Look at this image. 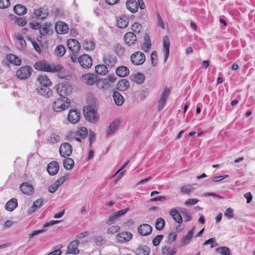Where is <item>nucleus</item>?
I'll return each instance as SVG.
<instances>
[{
	"mask_svg": "<svg viewBox=\"0 0 255 255\" xmlns=\"http://www.w3.org/2000/svg\"><path fill=\"white\" fill-rule=\"evenodd\" d=\"M119 126V121L115 120L113 121L109 126L107 129L106 133L107 135H110L114 133L118 128Z\"/></svg>",
	"mask_w": 255,
	"mask_h": 255,
	"instance_id": "c9c22d12",
	"label": "nucleus"
},
{
	"mask_svg": "<svg viewBox=\"0 0 255 255\" xmlns=\"http://www.w3.org/2000/svg\"><path fill=\"white\" fill-rule=\"evenodd\" d=\"M104 63L109 67H114L117 62V58L113 55L107 53L104 54L102 57Z\"/></svg>",
	"mask_w": 255,
	"mask_h": 255,
	"instance_id": "6e6552de",
	"label": "nucleus"
},
{
	"mask_svg": "<svg viewBox=\"0 0 255 255\" xmlns=\"http://www.w3.org/2000/svg\"><path fill=\"white\" fill-rule=\"evenodd\" d=\"M129 211H130V208H127L115 212L118 216V217L120 218L121 217L125 216L126 214Z\"/></svg>",
	"mask_w": 255,
	"mask_h": 255,
	"instance_id": "338daca9",
	"label": "nucleus"
},
{
	"mask_svg": "<svg viewBox=\"0 0 255 255\" xmlns=\"http://www.w3.org/2000/svg\"><path fill=\"white\" fill-rule=\"evenodd\" d=\"M194 188L190 185L182 186L181 188V192L185 194H189L193 191Z\"/></svg>",
	"mask_w": 255,
	"mask_h": 255,
	"instance_id": "6e6d98bb",
	"label": "nucleus"
},
{
	"mask_svg": "<svg viewBox=\"0 0 255 255\" xmlns=\"http://www.w3.org/2000/svg\"><path fill=\"white\" fill-rule=\"evenodd\" d=\"M9 0H0V8L4 9L10 5Z\"/></svg>",
	"mask_w": 255,
	"mask_h": 255,
	"instance_id": "774afa93",
	"label": "nucleus"
},
{
	"mask_svg": "<svg viewBox=\"0 0 255 255\" xmlns=\"http://www.w3.org/2000/svg\"><path fill=\"white\" fill-rule=\"evenodd\" d=\"M88 134L87 129L85 127H82L79 128L76 132V135L79 136L82 139L85 138Z\"/></svg>",
	"mask_w": 255,
	"mask_h": 255,
	"instance_id": "79ce46f5",
	"label": "nucleus"
},
{
	"mask_svg": "<svg viewBox=\"0 0 255 255\" xmlns=\"http://www.w3.org/2000/svg\"><path fill=\"white\" fill-rule=\"evenodd\" d=\"M93 240L94 242L97 246L103 245L106 242V240L102 236H98L95 237Z\"/></svg>",
	"mask_w": 255,
	"mask_h": 255,
	"instance_id": "5fc2aeb1",
	"label": "nucleus"
},
{
	"mask_svg": "<svg viewBox=\"0 0 255 255\" xmlns=\"http://www.w3.org/2000/svg\"><path fill=\"white\" fill-rule=\"evenodd\" d=\"M152 231V227L147 224L140 225L137 229L138 233L142 236H148L151 233Z\"/></svg>",
	"mask_w": 255,
	"mask_h": 255,
	"instance_id": "f8f14e48",
	"label": "nucleus"
},
{
	"mask_svg": "<svg viewBox=\"0 0 255 255\" xmlns=\"http://www.w3.org/2000/svg\"><path fill=\"white\" fill-rule=\"evenodd\" d=\"M59 169V166L57 162L53 161L50 162L47 166V170L50 175L56 174Z\"/></svg>",
	"mask_w": 255,
	"mask_h": 255,
	"instance_id": "f3484780",
	"label": "nucleus"
},
{
	"mask_svg": "<svg viewBox=\"0 0 255 255\" xmlns=\"http://www.w3.org/2000/svg\"><path fill=\"white\" fill-rule=\"evenodd\" d=\"M80 65L84 69L90 68L93 64V60L91 56L87 54L80 56L78 59Z\"/></svg>",
	"mask_w": 255,
	"mask_h": 255,
	"instance_id": "39448f33",
	"label": "nucleus"
},
{
	"mask_svg": "<svg viewBox=\"0 0 255 255\" xmlns=\"http://www.w3.org/2000/svg\"><path fill=\"white\" fill-rule=\"evenodd\" d=\"M130 60L133 64L140 65L144 62L145 56L141 52L137 51L131 55Z\"/></svg>",
	"mask_w": 255,
	"mask_h": 255,
	"instance_id": "423d86ee",
	"label": "nucleus"
},
{
	"mask_svg": "<svg viewBox=\"0 0 255 255\" xmlns=\"http://www.w3.org/2000/svg\"><path fill=\"white\" fill-rule=\"evenodd\" d=\"M57 92L61 97H66L72 92V87L68 83H60L57 86Z\"/></svg>",
	"mask_w": 255,
	"mask_h": 255,
	"instance_id": "20e7f679",
	"label": "nucleus"
},
{
	"mask_svg": "<svg viewBox=\"0 0 255 255\" xmlns=\"http://www.w3.org/2000/svg\"><path fill=\"white\" fill-rule=\"evenodd\" d=\"M150 252V248L145 245L138 247L135 251L136 255H149Z\"/></svg>",
	"mask_w": 255,
	"mask_h": 255,
	"instance_id": "7c9ffc66",
	"label": "nucleus"
},
{
	"mask_svg": "<svg viewBox=\"0 0 255 255\" xmlns=\"http://www.w3.org/2000/svg\"><path fill=\"white\" fill-rule=\"evenodd\" d=\"M18 206L17 199L12 198L6 202L5 205V209L8 211H13Z\"/></svg>",
	"mask_w": 255,
	"mask_h": 255,
	"instance_id": "bb28decb",
	"label": "nucleus"
},
{
	"mask_svg": "<svg viewBox=\"0 0 255 255\" xmlns=\"http://www.w3.org/2000/svg\"><path fill=\"white\" fill-rule=\"evenodd\" d=\"M37 81L39 83L40 86H49L51 82L48 77L45 75H41L37 78Z\"/></svg>",
	"mask_w": 255,
	"mask_h": 255,
	"instance_id": "cd10ccee",
	"label": "nucleus"
},
{
	"mask_svg": "<svg viewBox=\"0 0 255 255\" xmlns=\"http://www.w3.org/2000/svg\"><path fill=\"white\" fill-rule=\"evenodd\" d=\"M43 203V200L42 199H38L35 201L32 205V206L27 210V213L28 215L31 214L36 211V210L40 208Z\"/></svg>",
	"mask_w": 255,
	"mask_h": 255,
	"instance_id": "393cba45",
	"label": "nucleus"
},
{
	"mask_svg": "<svg viewBox=\"0 0 255 255\" xmlns=\"http://www.w3.org/2000/svg\"><path fill=\"white\" fill-rule=\"evenodd\" d=\"M95 72L100 75H105L108 73L107 66L104 64H99L95 67Z\"/></svg>",
	"mask_w": 255,
	"mask_h": 255,
	"instance_id": "72a5a7b5",
	"label": "nucleus"
},
{
	"mask_svg": "<svg viewBox=\"0 0 255 255\" xmlns=\"http://www.w3.org/2000/svg\"><path fill=\"white\" fill-rule=\"evenodd\" d=\"M113 98L115 103L118 106H121L124 102V99L122 95L118 92H115L113 93Z\"/></svg>",
	"mask_w": 255,
	"mask_h": 255,
	"instance_id": "58836bf2",
	"label": "nucleus"
},
{
	"mask_svg": "<svg viewBox=\"0 0 255 255\" xmlns=\"http://www.w3.org/2000/svg\"><path fill=\"white\" fill-rule=\"evenodd\" d=\"M129 19L125 15H122L117 19V24L118 27L120 28H125L128 24Z\"/></svg>",
	"mask_w": 255,
	"mask_h": 255,
	"instance_id": "4be33fe9",
	"label": "nucleus"
},
{
	"mask_svg": "<svg viewBox=\"0 0 255 255\" xmlns=\"http://www.w3.org/2000/svg\"><path fill=\"white\" fill-rule=\"evenodd\" d=\"M33 69L29 66L20 67L16 71V76L20 80L28 79L31 75Z\"/></svg>",
	"mask_w": 255,
	"mask_h": 255,
	"instance_id": "7ed1b4c3",
	"label": "nucleus"
},
{
	"mask_svg": "<svg viewBox=\"0 0 255 255\" xmlns=\"http://www.w3.org/2000/svg\"><path fill=\"white\" fill-rule=\"evenodd\" d=\"M13 10L14 12L19 15H22L26 13L27 11L26 7L21 4L16 5L14 7Z\"/></svg>",
	"mask_w": 255,
	"mask_h": 255,
	"instance_id": "ea45409f",
	"label": "nucleus"
},
{
	"mask_svg": "<svg viewBox=\"0 0 255 255\" xmlns=\"http://www.w3.org/2000/svg\"><path fill=\"white\" fill-rule=\"evenodd\" d=\"M82 47L85 50L90 51L95 49V44L92 40L85 39L82 43Z\"/></svg>",
	"mask_w": 255,
	"mask_h": 255,
	"instance_id": "2f4dec72",
	"label": "nucleus"
},
{
	"mask_svg": "<svg viewBox=\"0 0 255 255\" xmlns=\"http://www.w3.org/2000/svg\"><path fill=\"white\" fill-rule=\"evenodd\" d=\"M72 152V147L69 143H62L59 148V153L61 156L67 157L69 156Z\"/></svg>",
	"mask_w": 255,
	"mask_h": 255,
	"instance_id": "9d476101",
	"label": "nucleus"
},
{
	"mask_svg": "<svg viewBox=\"0 0 255 255\" xmlns=\"http://www.w3.org/2000/svg\"><path fill=\"white\" fill-rule=\"evenodd\" d=\"M126 43L128 46L134 45L137 41L136 35L131 32H127L124 36Z\"/></svg>",
	"mask_w": 255,
	"mask_h": 255,
	"instance_id": "a211bd4d",
	"label": "nucleus"
},
{
	"mask_svg": "<svg viewBox=\"0 0 255 255\" xmlns=\"http://www.w3.org/2000/svg\"><path fill=\"white\" fill-rule=\"evenodd\" d=\"M224 215L229 219H232L234 217V210L231 208H227L225 213Z\"/></svg>",
	"mask_w": 255,
	"mask_h": 255,
	"instance_id": "0e129e2a",
	"label": "nucleus"
},
{
	"mask_svg": "<svg viewBox=\"0 0 255 255\" xmlns=\"http://www.w3.org/2000/svg\"><path fill=\"white\" fill-rule=\"evenodd\" d=\"M116 74L121 77L127 76L129 73V69L126 66H120L116 70Z\"/></svg>",
	"mask_w": 255,
	"mask_h": 255,
	"instance_id": "f704fd0d",
	"label": "nucleus"
},
{
	"mask_svg": "<svg viewBox=\"0 0 255 255\" xmlns=\"http://www.w3.org/2000/svg\"><path fill=\"white\" fill-rule=\"evenodd\" d=\"M126 4L127 9L132 13H135L138 9V5L135 0H127Z\"/></svg>",
	"mask_w": 255,
	"mask_h": 255,
	"instance_id": "5701e85b",
	"label": "nucleus"
},
{
	"mask_svg": "<svg viewBox=\"0 0 255 255\" xmlns=\"http://www.w3.org/2000/svg\"><path fill=\"white\" fill-rule=\"evenodd\" d=\"M68 26L64 22L58 21L55 26V30L58 34H65L68 32Z\"/></svg>",
	"mask_w": 255,
	"mask_h": 255,
	"instance_id": "aec40b11",
	"label": "nucleus"
},
{
	"mask_svg": "<svg viewBox=\"0 0 255 255\" xmlns=\"http://www.w3.org/2000/svg\"><path fill=\"white\" fill-rule=\"evenodd\" d=\"M181 214H182L185 222H189L192 220V216L190 211L186 208L182 209L180 211Z\"/></svg>",
	"mask_w": 255,
	"mask_h": 255,
	"instance_id": "09e8293b",
	"label": "nucleus"
},
{
	"mask_svg": "<svg viewBox=\"0 0 255 255\" xmlns=\"http://www.w3.org/2000/svg\"><path fill=\"white\" fill-rule=\"evenodd\" d=\"M211 244V247L214 248L217 246V243H216V240L214 238H211L209 240H206L204 243V245Z\"/></svg>",
	"mask_w": 255,
	"mask_h": 255,
	"instance_id": "69168bd1",
	"label": "nucleus"
},
{
	"mask_svg": "<svg viewBox=\"0 0 255 255\" xmlns=\"http://www.w3.org/2000/svg\"><path fill=\"white\" fill-rule=\"evenodd\" d=\"M169 248L167 246H165L162 249V253L164 255L166 254V255H175L177 250L176 248H173L172 250H170Z\"/></svg>",
	"mask_w": 255,
	"mask_h": 255,
	"instance_id": "3c124183",
	"label": "nucleus"
},
{
	"mask_svg": "<svg viewBox=\"0 0 255 255\" xmlns=\"http://www.w3.org/2000/svg\"><path fill=\"white\" fill-rule=\"evenodd\" d=\"M60 140V137L58 135L55 134V133H52L50 134L49 137L48 139V141L50 142L51 143H55L58 141H59Z\"/></svg>",
	"mask_w": 255,
	"mask_h": 255,
	"instance_id": "4d7b16f0",
	"label": "nucleus"
},
{
	"mask_svg": "<svg viewBox=\"0 0 255 255\" xmlns=\"http://www.w3.org/2000/svg\"><path fill=\"white\" fill-rule=\"evenodd\" d=\"M120 230V227L119 226L117 225H114L110 227L107 231V233L108 234H114L115 233H116L119 232Z\"/></svg>",
	"mask_w": 255,
	"mask_h": 255,
	"instance_id": "13d9d810",
	"label": "nucleus"
},
{
	"mask_svg": "<svg viewBox=\"0 0 255 255\" xmlns=\"http://www.w3.org/2000/svg\"><path fill=\"white\" fill-rule=\"evenodd\" d=\"M195 229V227H193L187 234V235L182 239L181 242V246H185L187 245L190 242Z\"/></svg>",
	"mask_w": 255,
	"mask_h": 255,
	"instance_id": "b1692460",
	"label": "nucleus"
},
{
	"mask_svg": "<svg viewBox=\"0 0 255 255\" xmlns=\"http://www.w3.org/2000/svg\"><path fill=\"white\" fill-rule=\"evenodd\" d=\"M67 46L69 49L74 53H77L80 49V44L75 39H69L67 41Z\"/></svg>",
	"mask_w": 255,
	"mask_h": 255,
	"instance_id": "dca6fc26",
	"label": "nucleus"
},
{
	"mask_svg": "<svg viewBox=\"0 0 255 255\" xmlns=\"http://www.w3.org/2000/svg\"><path fill=\"white\" fill-rule=\"evenodd\" d=\"M34 68L40 71H50L51 68L49 66L46 65L44 63L42 62H36L34 65Z\"/></svg>",
	"mask_w": 255,
	"mask_h": 255,
	"instance_id": "4c0bfd02",
	"label": "nucleus"
},
{
	"mask_svg": "<svg viewBox=\"0 0 255 255\" xmlns=\"http://www.w3.org/2000/svg\"><path fill=\"white\" fill-rule=\"evenodd\" d=\"M129 87V82L126 79H123L117 84V89L121 91H125Z\"/></svg>",
	"mask_w": 255,
	"mask_h": 255,
	"instance_id": "c756f323",
	"label": "nucleus"
},
{
	"mask_svg": "<svg viewBox=\"0 0 255 255\" xmlns=\"http://www.w3.org/2000/svg\"><path fill=\"white\" fill-rule=\"evenodd\" d=\"M216 252L220 254V255H231V251L227 247H221L216 249Z\"/></svg>",
	"mask_w": 255,
	"mask_h": 255,
	"instance_id": "c03bdc74",
	"label": "nucleus"
},
{
	"mask_svg": "<svg viewBox=\"0 0 255 255\" xmlns=\"http://www.w3.org/2000/svg\"><path fill=\"white\" fill-rule=\"evenodd\" d=\"M83 114L86 120L91 123H96L99 120L97 111L93 107H84Z\"/></svg>",
	"mask_w": 255,
	"mask_h": 255,
	"instance_id": "f03ea898",
	"label": "nucleus"
},
{
	"mask_svg": "<svg viewBox=\"0 0 255 255\" xmlns=\"http://www.w3.org/2000/svg\"><path fill=\"white\" fill-rule=\"evenodd\" d=\"M70 104V100L66 97H61L56 99L52 104V108L56 112H60L67 109Z\"/></svg>",
	"mask_w": 255,
	"mask_h": 255,
	"instance_id": "f257e3e1",
	"label": "nucleus"
},
{
	"mask_svg": "<svg viewBox=\"0 0 255 255\" xmlns=\"http://www.w3.org/2000/svg\"><path fill=\"white\" fill-rule=\"evenodd\" d=\"M113 50L119 56H123L125 52V48L120 44L115 45L113 47Z\"/></svg>",
	"mask_w": 255,
	"mask_h": 255,
	"instance_id": "a18cd8bd",
	"label": "nucleus"
},
{
	"mask_svg": "<svg viewBox=\"0 0 255 255\" xmlns=\"http://www.w3.org/2000/svg\"><path fill=\"white\" fill-rule=\"evenodd\" d=\"M163 238V236L162 235H159L156 236L153 240H152V244L154 246H157L159 245L161 241L162 240Z\"/></svg>",
	"mask_w": 255,
	"mask_h": 255,
	"instance_id": "052dcab7",
	"label": "nucleus"
},
{
	"mask_svg": "<svg viewBox=\"0 0 255 255\" xmlns=\"http://www.w3.org/2000/svg\"><path fill=\"white\" fill-rule=\"evenodd\" d=\"M19 189L25 195H31L34 192L33 186L28 182H23L19 186Z\"/></svg>",
	"mask_w": 255,
	"mask_h": 255,
	"instance_id": "9b49d317",
	"label": "nucleus"
},
{
	"mask_svg": "<svg viewBox=\"0 0 255 255\" xmlns=\"http://www.w3.org/2000/svg\"><path fill=\"white\" fill-rule=\"evenodd\" d=\"M80 115L81 113L79 111L74 110H70L68 115V120L71 123L75 124L80 120Z\"/></svg>",
	"mask_w": 255,
	"mask_h": 255,
	"instance_id": "4468645a",
	"label": "nucleus"
},
{
	"mask_svg": "<svg viewBox=\"0 0 255 255\" xmlns=\"http://www.w3.org/2000/svg\"><path fill=\"white\" fill-rule=\"evenodd\" d=\"M145 77L144 75L140 73H137L134 75L133 80L137 84H141L144 82Z\"/></svg>",
	"mask_w": 255,
	"mask_h": 255,
	"instance_id": "de8ad7c7",
	"label": "nucleus"
},
{
	"mask_svg": "<svg viewBox=\"0 0 255 255\" xmlns=\"http://www.w3.org/2000/svg\"><path fill=\"white\" fill-rule=\"evenodd\" d=\"M170 93V91L167 88H165L162 93L158 102V111H160L165 107L168 97Z\"/></svg>",
	"mask_w": 255,
	"mask_h": 255,
	"instance_id": "1a4fd4ad",
	"label": "nucleus"
},
{
	"mask_svg": "<svg viewBox=\"0 0 255 255\" xmlns=\"http://www.w3.org/2000/svg\"><path fill=\"white\" fill-rule=\"evenodd\" d=\"M74 165V160L71 158H68V157H67L63 160V166L64 167V168L67 170L72 169L73 168Z\"/></svg>",
	"mask_w": 255,
	"mask_h": 255,
	"instance_id": "a19ab883",
	"label": "nucleus"
},
{
	"mask_svg": "<svg viewBox=\"0 0 255 255\" xmlns=\"http://www.w3.org/2000/svg\"><path fill=\"white\" fill-rule=\"evenodd\" d=\"M49 31V25L47 23L40 26L39 32L41 35H46Z\"/></svg>",
	"mask_w": 255,
	"mask_h": 255,
	"instance_id": "603ef678",
	"label": "nucleus"
},
{
	"mask_svg": "<svg viewBox=\"0 0 255 255\" xmlns=\"http://www.w3.org/2000/svg\"><path fill=\"white\" fill-rule=\"evenodd\" d=\"M65 48L64 46L62 45H58L55 49V54L59 57H62L65 53Z\"/></svg>",
	"mask_w": 255,
	"mask_h": 255,
	"instance_id": "8fccbe9b",
	"label": "nucleus"
},
{
	"mask_svg": "<svg viewBox=\"0 0 255 255\" xmlns=\"http://www.w3.org/2000/svg\"><path fill=\"white\" fill-rule=\"evenodd\" d=\"M141 25L138 22H135L131 25V29L135 33H139L141 30Z\"/></svg>",
	"mask_w": 255,
	"mask_h": 255,
	"instance_id": "680f3d73",
	"label": "nucleus"
},
{
	"mask_svg": "<svg viewBox=\"0 0 255 255\" xmlns=\"http://www.w3.org/2000/svg\"><path fill=\"white\" fill-rule=\"evenodd\" d=\"M6 59L8 62L15 65H19L21 64L20 59L13 54H8L6 56Z\"/></svg>",
	"mask_w": 255,
	"mask_h": 255,
	"instance_id": "e433bc0d",
	"label": "nucleus"
},
{
	"mask_svg": "<svg viewBox=\"0 0 255 255\" xmlns=\"http://www.w3.org/2000/svg\"><path fill=\"white\" fill-rule=\"evenodd\" d=\"M170 41L167 36L163 39V52L164 53V62L165 63L169 54Z\"/></svg>",
	"mask_w": 255,
	"mask_h": 255,
	"instance_id": "2eb2a0df",
	"label": "nucleus"
},
{
	"mask_svg": "<svg viewBox=\"0 0 255 255\" xmlns=\"http://www.w3.org/2000/svg\"><path fill=\"white\" fill-rule=\"evenodd\" d=\"M144 42L143 45L142 49L144 51L146 52L148 51L151 47L149 36L148 34H145L144 37Z\"/></svg>",
	"mask_w": 255,
	"mask_h": 255,
	"instance_id": "37998d69",
	"label": "nucleus"
},
{
	"mask_svg": "<svg viewBox=\"0 0 255 255\" xmlns=\"http://www.w3.org/2000/svg\"><path fill=\"white\" fill-rule=\"evenodd\" d=\"M132 238V235L129 232H125L119 233L117 239L119 242L126 243L130 240Z\"/></svg>",
	"mask_w": 255,
	"mask_h": 255,
	"instance_id": "6ab92c4d",
	"label": "nucleus"
},
{
	"mask_svg": "<svg viewBox=\"0 0 255 255\" xmlns=\"http://www.w3.org/2000/svg\"><path fill=\"white\" fill-rule=\"evenodd\" d=\"M199 200L196 198H189L185 201L184 204L185 205L188 206H192L197 204Z\"/></svg>",
	"mask_w": 255,
	"mask_h": 255,
	"instance_id": "bf43d9fd",
	"label": "nucleus"
},
{
	"mask_svg": "<svg viewBox=\"0 0 255 255\" xmlns=\"http://www.w3.org/2000/svg\"><path fill=\"white\" fill-rule=\"evenodd\" d=\"M165 221L163 218H157L155 224L156 229L158 231L162 230L165 226Z\"/></svg>",
	"mask_w": 255,
	"mask_h": 255,
	"instance_id": "49530a36",
	"label": "nucleus"
},
{
	"mask_svg": "<svg viewBox=\"0 0 255 255\" xmlns=\"http://www.w3.org/2000/svg\"><path fill=\"white\" fill-rule=\"evenodd\" d=\"M120 218L118 217V216L117 215L116 212H115L109 217L106 222V224L107 225H111L114 224L116 220H118Z\"/></svg>",
	"mask_w": 255,
	"mask_h": 255,
	"instance_id": "864d4df0",
	"label": "nucleus"
},
{
	"mask_svg": "<svg viewBox=\"0 0 255 255\" xmlns=\"http://www.w3.org/2000/svg\"><path fill=\"white\" fill-rule=\"evenodd\" d=\"M157 55L156 52L155 51H153L152 52L151 54V64L153 66H155L157 63Z\"/></svg>",
	"mask_w": 255,
	"mask_h": 255,
	"instance_id": "e2e57ef3",
	"label": "nucleus"
},
{
	"mask_svg": "<svg viewBox=\"0 0 255 255\" xmlns=\"http://www.w3.org/2000/svg\"><path fill=\"white\" fill-rule=\"evenodd\" d=\"M37 93L43 97L48 98L52 96L53 92L49 86H38L36 88Z\"/></svg>",
	"mask_w": 255,
	"mask_h": 255,
	"instance_id": "ddd939ff",
	"label": "nucleus"
},
{
	"mask_svg": "<svg viewBox=\"0 0 255 255\" xmlns=\"http://www.w3.org/2000/svg\"><path fill=\"white\" fill-rule=\"evenodd\" d=\"M169 214L176 222L179 224H181L182 222V216L176 209H171L169 211Z\"/></svg>",
	"mask_w": 255,
	"mask_h": 255,
	"instance_id": "473e14b6",
	"label": "nucleus"
},
{
	"mask_svg": "<svg viewBox=\"0 0 255 255\" xmlns=\"http://www.w3.org/2000/svg\"><path fill=\"white\" fill-rule=\"evenodd\" d=\"M96 84L98 88L102 91L107 90L111 87L109 82L106 79H97Z\"/></svg>",
	"mask_w": 255,
	"mask_h": 255,
	"instance_id": "a878e982",
	"label": "nucleus"
},
{
	"mask_svg": "<svg viewBox=\"0 0 255 255\" xmlns=\"http://www.w3.org/2000/svg\"><path fill=\"white\" fill-rule=\"evenodd\" d=\"M79 242L77 240H75L71 242L68 246V250L67 253L68 254L76 255L78 254L79 250L78 249V246Z\"/></svg>",
	"mask_w": 255,
	"mask_h": 255,
	"instance_id": "412c9836",
	"label": "nucleus"
},
{
	"mask_svg": "<svg viewBox=\"0 0 255 255\" xmlns=\"http://www.w3.org/2000/svg\"><path fill=\"white\" fill-rule=\"evenodd\" d=\"M97 79V77L92 73L83 74L81 78V81L88 86H92L96 83Z\"/></svg>",
	"mask_w": 255,
	"mask_h": 255,
	"instance_id": "0eeeda50",
	"label": "nucleus"
},
{
	"mask_svg": "<svg viewBox=\"0 0 255 255\" xmlns=\"http://www.w3.org/2000/svg\"><path fill=\"white\" fill-rule=\"evenodd\" d=\"M48 12L46 9L42 8H40L35 9L34 12V15L38 19H43L47 17Z\"/></svg>",
	"mask_w": 255,
	"mask_h": 255,
	"instance_id": "c85d7f7f",
	"label": "nucleus"
}]
</instances>
